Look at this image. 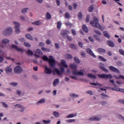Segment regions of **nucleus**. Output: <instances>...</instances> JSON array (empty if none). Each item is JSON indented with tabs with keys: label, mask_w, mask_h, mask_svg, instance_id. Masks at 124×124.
<instances>
[{
	"label": "nucleus",
	"mask_w": 124,
	"mask_h": 124,
	"mask_svg": "<svg viewBox=\"0 0 124 124\" xmlns=\"http://www.w3.org/2000/svg\"><path fill=\"white\" fill-rule=\"evenodd\" d=\"M94 38H95V39L97 40V41H98L99 42H100V41H101V39H100V37L96 35V34H94L93 35Z\"/></svg>",
	"instance_id": "26"
},
{
	"label": "nucleus",
	"mask_w": 124,
	"mask_h": 124,
	"mask_svg": "<svg viewBox=\"0 0 124 124\" xmlns=\"http://www.w3.org/2000/svg\"><path fill=\"white\" fill-rule=\"evenodd\" d=\"M85 72H86V71L84 69H80L78 71H77V70H73L72 71L74 75H78V76H84Z\"/></svg>",
	"instance_id": "3"
},
{
	"label": "nucleus",
	"mask_w": 124,
	"mask_h": 124,
	"mask_svg": "<svg viewBox=\"0 0 124 124\" xmlns=\"http://www.w3.org/2000/svg\"><path fill=\"white\" fill-rule=\"evenodd\" d=\"M35 53H36V54H37L39 56H42V55H43L42 51L40 49H37L36 50Z\"/></svg>",
	"instance_id": "29"
},
{
	"label": "nucleus",
	"mask_w": 124,
	"mask_h": 124,
	"mask_svg": "<svg viewBox=\"0 0 124 124\" xmlns=\"http://www.w3.org/2000/svg\"><path fill=\"white\" fill-rule=\"evenodd\" d=\"M109 82L111 83V84H113L114 87H117V85H116L114 79H109Z\"/></svg>",
	"instance_id": "46"
},
{
	"label": "nucleus",
	"mask_w": 124,
	"mask_h": 124,
	"mask_svg": "<svg viewBox=\"0 0 124 124\" xmlns=\"http://www.w3.org/2000/svg\"><path fill=\"white\" fill-rule=\"evenodd\" d=\"M64 24L67 27H71V26H72V24L70 22H65Z\"/></svg>",
	"instance_id": "51"
},
{
	"label": "nucleus",
	"mask_w": 124,
	"mask_h": 124,
	"mask_svg": "<svg viewBox=\"0 0 124 124\" xmlns=\"http://www.w3.org/2000/svg\"><path fill=\"white\" fill-rule=\"evenodd\" d=\"M45 73L46 74H51L52 73V69L46 66L45 68Z\"/></svg>",
	"instance_id": "12"
},
{
	"label": "nucleus",
	"mask_w": 124,
	"mask_h": 124,
	"mask_svg": "<svg viewBox=\"0 0 124 124\" xmlns=\"http://www.w3.org/2000/svg\"><path fill=\"white\" fill-rule=\"evenodd\" d=\"M110 89L112 91H115L116 92H119L120 88H118V87H111V88H110Z\"/></svg>",
	"instance_id": "40"
},
{
	"label": "nucleus",
	"mask_w": 124,
	"mask_h": 124,
	"mask_svg": "<svg viewBox=\"0 0 124 124\" xmlns=\"http://www.w3.org/2000/svg\"><path fill=\"white\" fill-rule=\"evenodd\" d=\"M25 37H26L27 39H30V40H31V34H26Z\"/></svg>",
	"instance_id": "44"
},
{
	"label": "nucleus",
	"mask_w": 124,
	"mask_h": 124,
	"mask_svg": "<svg viewBox=\"0 0 124 124\" xmlns=\"http://www.w3.org/2000/svg\"><path fill=\"white\" fill-rule=\"evenodd\" d=\"M1 104L4 108H7V107H8V105H7V104H6L5 103L1 102Z\"/></svg>",
	"instance_id": "56"
},
{
	"label": "nucleus",
	"mask_w": 124,
	"mask_h": 124,
	"mask_svg": "<svg viewBox=\"0 0 124 124\" xmlns=\"http://www.w3.org/2000/svg\"><path fill=\"white\" fill-rule=\"evenodd\" d=\"M119 119H121V120H122V121H124V117L122 116V115H119Z\"/></svg>",
	"instance_id": "64"
},
{
	"label": "nucleus",
	"mask_w": 124,
	"mask_h": 124,
	"mask_svg": "<svg viewBox=\"0 0 124 124\" xmlns=\"http://www.w3.org/2000/svg\"><path fill=\"white\" fill-rule=\"evenodd\" d=\"M99 78H104L105 79H112L113 78V76L110 74L105 75L103 74L102 75H98Z\"/></svg>",
	"instance_id": "5"
},
{
	"label": "nucleus",
	"mask_w": 124,
	"mask_h": 124,
	"mask_svg": "<svg viewBox=\"0 0 124 124\" xmlns=\"http://www.w3.org/2000/svg\"><path fill=\"white\" fill-rule=\"evenodd\" d=\"M46 17L47 20H51V16L49 12L46 13Z\"/></svg>",
	"instance_id": "35"
},
{
	"label": "nucleus",
	"mask_w": 124,
	"mask_h": 124,
	"mask_svg": "<svg viewBox=\"0 0 124 124\" xmlns=\"http://www.w3.org/2000/svg\"><path fill=\"white\" fill-rule=\"evenodd\" d=\"M15 107H18V108H20L21 109H20V112H24V110H25V108H24L23 106H22L21 105H19V104H16V105H15Z\"/></svg>",
	"instance_id": "21"
},
{
	"label": "nucleus",
	"mask_w": 124,
	"mask_h": 124,
	"mask_svg": "<svg viewBox=\"0 0 124 124\" xmlns=\"http://www.w3.org/2000/svg\"><path fill=\"white\" fill-rule=\"evenodd\" d=\"M101 105H103L104 106H105V105H106L107 104V102L105 101H103L101 102Z\"/></svg>",
	"instance_id": "63"
},
{
	"label": "nucleus",
	"mask_w": 124,
	"mask_h": 124,
	"mask_svg": "<svg viewBox=\"0 0 124 124\" xmlns=\"http://www.w3.org/2000/svg\"><path fill=\"white\" fill-rule=\"evenodd\" d=\"M65 19H68L70 18V15L69 13H66L64 16Z\"/></svg>",
	"instance_id": "42"
},
{
	"label": "nucleus",
	"mask_w": 124,
	"mask_h": 124,
	"mask_svg": "<svg viewBox=\"0 0 124 124\" xmlns=\"http://www.w3.org/2000/svg\"><path fill=\"white\" fill-rule=\"evenodd\" d=\"M99 58L100 59V60H101V61H103V62H106V59H105L104 58H103V57L100 56H99Z\"/></svg>",
	"instance_id": "50"
},
{
	"label": "nucleus",
	"mask_w": 124,
	"mask_h": 124,
	"mask_svg": "<svg viewBox=\"0 0 124 124\" xmlns=\"http://www.w3.org/2000/svg\"><path fill=\"white\" fill-rule=\"evenodd\" d=\"M78 113H72L68 115L66 117L67 119H70V118H74L75 117H77Z\"/></svg>",
	"instance_id": "16"
},
{
	"label": "nucleus",
	"mask_w": 124,
	"mask_h": 124,
	"mask_svg": "<svg viewBox=\"0 0 124 124\" xmlns=\"http://www.w3.org/2000/svg\"><path fill=\"white\" fill-rule=\"evenodd\" d=\"M70 96L72 98H77V97H79V95L75 93H70Z\"/></svg>",
	"instance_id": "19"
},
{
	"label": "nucleus",
	"mask_w": 124,
	"mask_h": 124,
	"mask_svg": "<svg viewBox=\"0 0 124 124\" xmlns=\"http://www.w3.org/2000/svg\"><path fill=\"white\" fill-rule=\"evenodd\" d=\"M78 17L79 20H81V19H82V13H79V14H78Z\"/></svg>",
	"instance_id": "59"
},
{
	"label": "nucleus",
	"mask_w": 124,
	"mask_h": 124,
	"mask_svg": "<svg viewBox=\"0 0 124 124\" xmlns=\"http://www.w3.org/2000/svg\"><path fill=\"white\" fill-rule=\"evenodd\" d=\"M6 73H9L10 72H12V68H6Z\"/></svg>",
	"instance_id": "38"
},
{
	"label": "nucleus",
	"mask_w": 124,
	"mask_h": 124,
	"mask_svg": "<svg viewBox=\"0 0 124 124\" xmlns=\"http://www.w3.org/2000/svg\"><path fill=\"white\" fill-rule=\"evenodd\" d=\"M98 22H99L98 18L96 17H93V20L90 21V24L94 28H100V24L98 23Z\"/></svg>",
	"instance_id": "2"
},
{
	"label": "nucleus",
	"mask_w": 124,
	"mask_h": 124,
	"mask_svg": "<svg viewBox=\"0 0 124 124\" xmlns=\"http://www.w3.org/2000/svg\"><path fill=\"white\" fill-rule=\"evenodd\" d=\"M66 123L68 124H70V123H75L76 122V120L75 119H68L66 120Z\"/></svg>",
	"instance_id": "34"
},
{
	"label": "nucleus",
	"mask_w": 124,
	"mask_h": 124,
	"mask_svg": "<svg viewBox=\"0 0 124 124\" xmlns=\"http://www.w3.org/2000/svg\"><path fill=\"white\" fill-rule=\"evenodd\" d=\"M9 40L7 39H4L2 41V43H3L4 44H7V43H9Z\"/></svg>",
	"instance_id": "39"
},
{
	"label": "nucleus",
	"mask_w": 124,
	"mask_h": 124,
	"mask_svg": "<svg viewBox=\"0 0 124 124\" xmlns=\"http://www.w3.org/2000/svg\"><path fill=\"white\" fill-rule=\"evenodd\" d=\"M109 68L110 70L113 71V72H117V73H120V71H119V70L117 68L113 66H110L109 67Z\"/></svg>",
	"instance_id": "11"
},
{
	"label": "nucleus",
	"mask_w": 124,
	"mask_h": 124,
	"mask_svg": "<svg viewBox=\"0 0 124 124\" xmlns=\"http://www.w3.org/2000/svg\"><path fill=\"white\" fill-rule=\"evenodd\" d=\"M88 77L89 78H91V79H96V77H95L94 75L91 74H88L87 75Z\"/></svg>",
	"instance_id": "31"
},
{
	"label": "nucleus",
	"mask_w": 124,
	"mask_h": 124,
	"mask_svg": "<svg viewBox=\"0 0 124 124\" xmlns=\"http://www.w3.org/2000/svg\"><path fill=\"white\" fill-rule=\"evenodd\" d=\"M103 35H104V36H105V37H107L108 39L110 38V35L108 34V32H107V31H104Z\"/></svg>",
	"instance_id": "30"
},
{
	"label": "nucleus",
	"mask_w": 124,
	"mask_h": 124,
	"mask_svg": "<svg viewBox=\"0 0 124 124\" xmlns=\"http://www.w3.org/2000/svg\"><path fill=\"white\" fill-rule=\"evenodd\" d=\"M113 77H115V78H116V79H122L123 80H124V76L122 75H120V76L115 75L113 76Z\"/></svg>",
	"instance_id": "28"
},
{
	"label": "nucleus",
	"mask_w": 124,
	"mask_h": 124,
	"mask_svg": "<svg viewBox=\"0 0 124 124\" xmlns=\"http://www.w3.org/2000/svg\"><path fill=\"white\" fill-rule=\"evenodd\" d=\"M91 85H93V86H102V84H100L98 83V82L96 83H90Z\"/></svg>",
	"instance_id": "45"
},
{
	"label": "nucleus",
	"mask_w": 124,
	"mask_h": 124,
	"mask_svg": "<svg viewBox=\"0 0 124 124\" xmlns=\"http://www.w3.org/2000/svg\"><path fill=\"white\" fill-rule=\"evenodd\" d=\"M46 44H47V45H50V44H51V40H50V39H47L46 41Z\"/></svg>",
	"instance_id": "57"
},
{
	"label": "nucleus",
	"mask_w": 124,
	"mask_h": 124,
	"mask_svg": "<svg viewBox=\"0 0 124 124\" xmlns=\"http://www.w3.org/2000/svg\"><path fill=\"white\" fill-rule=\"evenodd\" d=\"M22 71H23V70L20 66H16L14 69V72L16 74H20V73H21Z\"/></svg>",
	"instance_id": "8"
},
{
	"label": "nucleus",
	"mask_w": 124,
	"mask_h": 124,
	"mask_svg": "<svg viewBox=\"0 0 124 124\" xmlns=\"http://www.w3.org/2000/svg\"><path fill=\"white\" fill-rule=\"evenodd\" d=\"M24 44L26 47H31V44L29 43L24 42Z\"/></svg>",
	"instance_id": "55"
},
{
	"label": "nucleus",
	"mask_w": 124,
	"mask_h": 124,
	"mask_svg": "<svg viewBox=\"0 0 124 124\" xmlns=\"http://www.w3.org/2000/svg\"><path fill=\"white\" fill-rule=\"evenodd\" d=\"M86 51L87 53L89 54V55H90L92 57H93V58H96V56L94 55L93 52V51H92V50L90 49V48H87Z\"/></svg>",
	"instance_id": "10"
},
{
	"label": "nucleus",
	"mask_w": 124,
	"mask_h": 124,
	"mask_svg": "<svg viewBox=\"0 0 124 124\" xmlns=\"http://www.w3.org/2000/svg\"><path fill=\"white\" fill-rule=\"evenodd\" d=\"M70 67L72 68L73 70H76V69H77V65H76L75 64H70Z\"/></svg>",
	"instance_id": "23"
},
{
	"label": "nucleus",
	"mask_w": 124,
	"mask_h": 124,
	"mask_svg": "<svg viewBox=\"0 0 124 124\" xmlns=\"http://www.w3.org/2000/svg\"><path fill=\"white\" fill-rule=\"evenodd\" d=\"M61 71H60V70L58 68H55L54 69L56 73L57 74V75H59V76H62V73L64 72V68L62 66H61L60 67Z\"/></svg>",
	"instance_id": "4"
},
{
	"label": "nucleus",
	"mask_w": 124,
	"mask_h": 124,
	"mask_svg": "<svg viewBox=\"0 0 124 124\" xmlns=\"http://www.w3.org/2000/svg\"><path fill=\"white\" fill-rule=\"evenodd\" d=\"M93 10V5H91L89 7L88 9V11L89 12H92Z\"/></svg>",
	"instance_id": "43"
},
{
	"label": "nucleus",
	"mask_w": 124,
	"mask_h": 124,
	"mask_svg": "<svg viewBox=\"0 0 124 124\" xmlns=\"http://www.w3.org/2000/svg\"><path fill=\"white\" fill-rule=\"evenodd\" d=\"M114 1H115L116 3H118V4H119V5H121V6H123V4L120 2L121 1L120 0H113Z\"/></svg>",
	"instance_id": "48"
},
{
	"label": "nucleus",
	"mask_w": 124,
	"mask_h": 124,
	"mask_svg": "<svg viewBox=\"0 0 124 124\" xmlns=\"http://www.w3.org/2000/svg\"><path fill=\"white\" fill-rule=\"evenodd\" d=\"M27 55L28 56L31 55V49H28L27 51Z\"/></svg>",
	"instance_id": "61"
},
{
	"label": "nucleus",
	"mask_w": 124,
	"mask_h": 124,
	"mask_svg": "<svg viewBox=\"0 0 124 124\" xmlns=\"http://www.w3.org/2000/svg\"><path fill=\"white\" fill-rule=\"evenodd\" d=\"M12 48H13V49H16V51H18V52H23V49H22L21 48H19L18 47V46L15 45H12Z\"/></svg>",
	"instance_id": "13"
},
{
	"label": "nucleus",
	"mask_w": 124,
	"mask_h": 124,
	"mask_svg": "<svg viewBox=\"0 0 124 124\" xmlns=\"http://www.w3.org/2000/svg\"><path fill=\"white\" fill-rule=\"evenodd\" d=\"M74 60L76 62H77L78 63H80V60H79V59L77 57H74Z\"/></svg>",
	"instance_id": "47"
},
{
	"label": "nucleus",
	"mask_w": 124,
	"mask_h": 124,
	"mask_svg": "<svg viewBox=\"0 0 124 124\" xmlns=\"http://www.w3.org/2000/svg\"><path fill=\"white\" fill-rule=\"evenodd\" d=\"M61 64H62V65L63 66H64V67H68V65H67V64H66V62H65V61L62 60H61Z\"/></svg>",
	"instance_id": "24"
},
{
	"label": "nucleus",
	"mask_w": 124,
	"mask_h": 124,
	"mask_svg": "<svg viewBox=\"0 0 124 124\" xmlns=\"http://www.w3.org/2000/svg\"><path fill=\"white\" fill-rule=\"evenodd\" d=\"M70 47L72 48V49H76V46H75L74 44H71L70 45Z\"/></svg>",
	"instance_id": "49"
},
{
	"label": "nucleus",
	"mask_w": 124,
	"mask_h": 124,
	"mask_svg": "<svg viewBox=\"0 0 124 124\" xmlns=\"http://www.w3.org/2000/svg\"><path fill=\"white\" fill-rule=\"evenodd\" d=\"M10 85L12 86H14V87H16V86H17L18 85V83L17 82H12L10 83Z\"/></svg>",
	"instance_id": "60"
},
{
	"label": "nucleus",
	"mask_w": 124,
	"mask_h": 124,
	"mask_svg": "<svg viewBox=\"0 0 124 124\" xmlns=\"http://www.w3.org/2000/svg\"><path fill=\"white\" fill-rule=\"evenodd\" d=\"M28 10H29V8H24L22 9L21 12L22 13H26V12H27V11H28Z\"/></svg>",
	"instance_id": "53"
},
{
	"label": "nucleus",
	"mask_w": 124,
	"mask_h": 124,
	"mask_svg": "<svg viewBox=\"0 0 124 124\" xmlns=\"http://www.w3.org/2000/svg\"><path fill=\"white\" fill-rule=\"evenodd\" d=\"M55 46L57 49H60V44L58 43H55Z\"/></svg>",
	"instance_id": "62"
},
{
	"label": "nucleus",
	"mask_w": 124,
	"mask_h": 124,
	"mask_svg": "<svg viewBox=\"0 0 124 124\" xmlns=\"http://www.w3.org/2000/svg\"><path fill=\"white\" fill-rule=\"evenodd\" d=\"M53 116H54L55 118H59V117H60V113H59L58 111H54Z\"/></svg>",
	"instance_id": "32"
},
{
	"label": "nucleus",
	"mask_w": 124,
	"mask_h": 124,
	"mask_svg": "<svg viewBox=\"0 0 124 124\" xmlns=\"http://www.w3.org/2000/svg\"><path fill=\"white\" fill-rule=\"evenodd\" d=\"M97 52L100 54H104L105 53V49L101 48H99L97 49Z\"/></svg>",
	"instance_id": "20"
},
{
	"label": "nucleus",
	"mask_w": 124,
	"mask_h": 124,
	"mask_svg": "<svg viewBox=\"0 0 124 124\" xmlns=\"http://www.w3.org/2000/svg\"><path fill=\"white\" fill-rule=\"evenodd\" d=\"M32 24H33V25H36V26H39V25H41V22H40V21L39 20H37L35 22H32Z\"/></svg>",
	"instance_id": "36"
},
{
	"label": "nucleus",
	"mask_w": 124,
	"mask_h": 124,
	"mask_svg": "<svg viewBox=\"0 0 124 124\" xmlns=\"http://www.w3.org/2000/svg\"><path fill=\"white\" fill-rule=\"evenodd\" d=\"M4 35H7V34H11L12 33V28L8 27L3 31Z\"/></svg>",
	"instance_id": "6"
},
{
	"label": "nucleus",
	"mask_w": 124,
	"mask_h": 124,
	"mask_svg": "<svg viewBox=\"0 0 124 124\" xmlns=\"http://www.w3.org/2000/svg\"><path fill=\"white\" fill-rule=\"evenodd\" d=\"M94 32L96 33V34H98V35H101V32L99 31L98 30H94Z\"/></svg>",
	"instance_id": "52"
},
{
	"label": "nucleus",
	"mask_w": 124,
	"mask_h": 124,
	"mask_svg": "<svg viewBox=\"0 0 124 124\" xmlns=\"http://www.w3.org/2000/svg\"><path fill=\"white\" fill-rule=\"evenodd\" d=\"M105 65L104 64H103V63H100V69H101L102 70H103V71H105V72H108V70L106 68H105V67H104Z\"/></svg>",
	"instance_id": "14"
},
{
	"label": "nucleus",
	"mask_w": 124,
	"mask_h": 124,
	"mask_svg": "<svg viewBox=\"0 0 124 124\" xmlns=\"http://www.w3.org/2000/svg\"><path fill=\"white\" fill-rule=\"evenodd\" d=\"M69 31L67 30H63L61 32V34L62 36H66L67 34H69Z\"/></svg>",
	"instance_id": "15"
},
{
	"label": "nucleus",
	"mask_w": 124,
	"mask_h": 124,
	"mask_svg": "<svg viewBox=\"0 0 124 124\" xmlns=\"http://www.w3.org/2000/svg\"><path fill=\"white\" fill-rule=\"evenodd\" d=\"M65 57L66 59H69L70 60H71V59H72V56L71 55L65 54Z\"/></svg>",
	"instance_id": "41"
},
{
	"label": "nucleus",
	"mask_w": 124,
	"mask_h": 124,
	"mask_svg": "<svg viewBox=\"0 0 124 124\" xmlns=\"http://www.w3.org/2000/svg\"><path fill=\"white\" fill-rule=\"evenodd\" d=\"M41 49L44 52H50V48H47L44 47H42Z\"/></svg>",
	"instance_id": "37"
},
{
	"label": "nucleus",
	"mask_w": 124,
	"mask_h": 124,
	"mask_svg": "<svg viewBox=\"0 0 124 124\" xmlns=\"http://www.w3.org/2000/svg\"><path fill=\"white\" fill-rule=\"evenodd\" d=\"M62 25V23L61 21H58L57 22V29H58V30H61Z\"/></svg>",
	"instance_id": "27"
},
{
	"label": "nucleus",
	"mask_w": 124,
	"mask_h": 124,
	"mask_svg": "<svg viewBox=\"0 0 124 124\" xmlns=\"http://www.w3.org/2000/svg\"><path fill=\"white\" fill-rule=\"evenodd\" d=\"M43 123L44 124H51V120L48 119L47 120H43Z\"/></svg>",
	"instance_id": "33"
},
{
	"label": "nucleus",
	"mask_w": 124,
	"mask_h": 124,
	"mask_svg": "<svg viewBox=\"0 0 124 124\" xmlns=\"http://www.w3.org/2000/svg\"><path fill=\"white\" fill-rule=\"evenodd\" d=\"M119 53L121 55H122V56H124V51L123 50V49H120Z\"/></svg>",
	"instance_id": "58"
},
{
	"label": "nucleus",
	"mask_w": 124,
	"mask_h": 124,
	"mask_svg": "<svg viewBox=\"0 0 124 124\" xmlns=\"http://www.w3.org/2000/svg\"><path fill=\"white\" fill-rule=\"evenodd\" d=\"M43 103H45V98H42L38 102H37L36 104L37 105H39V104H43Z\"/></svg>",
	"instance_id": "17"
},
{
	"label": "nucleus",
	"mask_w": 124,
	"mask_h": 124,
	"mask_svg": "<svg viewBox=\"0 0 124 124\" xmlns=\"http://www.w3.org/2000/svg\"><path fill=\"white\" fill-rule=\"evenodd\" d=\"M101 119V116H93L89 119L90 121H100Z\"/></svg>",
	"instance_id": "9"
},
{
	"label": "nucleus",
	"mask_w": 124,
	"mask_h": 124,
	"mask_svg": "<svg viewBox=\"0 0 124 124\" xmlns=\"http://www.w3.org/2000/svg\"><path fill=\"white\" fill-rule=\"evenodd\" d=\"M45 46V44L43 42H40L39 44V46H40V47H44Z\"/></svg>",
	"instance_id": "54"
},
{
	"label": "nucleus",
	"mask_w": 124,
	"mask_h": 124,
	"mask_svg": "<svg viewBox=\"0 0 124 124\" xmlns=\"http://www.w3.org/2000/svg\"><path fill=\"white\" fill-rule=\"evenodd\" d=\"M59 83H60V79H59V78H56L53 81L54 87H56L57 85L59 84Z\"/></svg>",
	"instance_id": "22"
},
{
	"label": "nucleus",
	"mask_w": 124,
	"mask_h": 124,
	"mask_svg": "<svg viewBox=\"0 0 124 124\" xmlns=\"http://www.w3.org/2000/svg\"><path fill=\"white\" fill-rule=\"evenodd\" d=\"M14 25H15L16 32V33H20V23L16 22H14Z\"/></svg>",
	"instance_id": "7"
},
{
	"label": "nucleus",
	"mask_w": 124,
	"mask_h": 124,
	"mask_svg": "<svg viewBox=\"0 0 124 124\" xmlns=\"http://www.w3.org/2000/svg\"><path fill=\"white\" fill-rule=\"evenodd\" d=\"M42 60H43V61H45V62H48L50 66L52 67H53V66H54V64L56 63V61H55L54 57L51 55H50L49 56V58H48V57L47 56L44 55L42 57Z\"/></svg>",
	"instance_id": "1"
},
{
	"label": "nucleus",
	"mask_w": 124,
	"mask_h": 124,
	"mask_svg": "<svg viewBox=\"0 0 124 124\" xmlns=\"http://www.w3.org/2000/svg\"><path fill=\"white\" fill-rule=\"evenodd\" d=\"M82 29L85 31V32H89V29H88V27H87V26L86 25H84L82 26Z\"/></svg>",
	"instance_id": "25"
},
{
	"label": "nucleus",
	"mask_w": 124,
	"mask_h": 124,
	"mask_svg": "<svg viewBox=\"0 0 124 124\" xmlns=\"http://www.w3.org/2000/svg\"><path fill=\"white\" fill-rule=\"evenodd\" d=\"M107 44L108 45V46H109L110 47H115V44H114V43L113 42V41H111V40H108L107 42Z\"/></svg>",
	"instance_id": "18"
}]
</instances>
